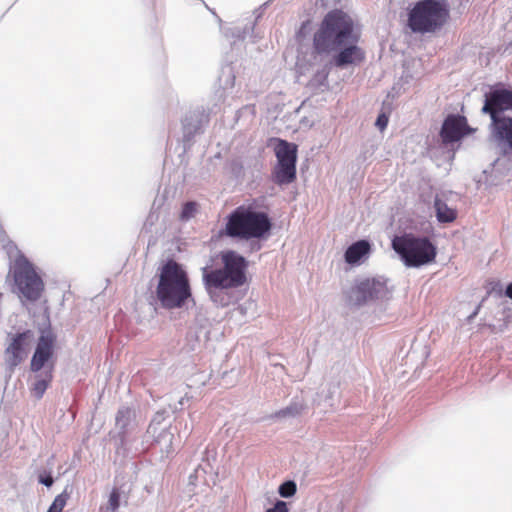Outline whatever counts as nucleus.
<instances>
[{
    "instance_id": "obj_26",
    "label": "nucleus",
    "mask_w": 512,
    "mask_h": 512,
    "mask_svg": "<svg viewBox=\"0 0 512 512\" xmlns=\"http://www.w3.org/2000/svg\"><path fill=\"white\" fill-rule=\"evenodd\" d=\"M388 116L385 114V113H381L378 115L377 117V120H376V126L381 130L383 131L384 129H386L387 125H388Z\"/></svg>"
},
{
    "instance_id": "obj_16",
    "label": "nucleus",
    "mask_w": 512,
    "mask_h": 512,
    "mask_svg": "<svg viewBox=\"0 0 512 512\" xmlns=\"http://www.w3.org/2000/svg\"><path fill=\"white\" fill-rule=\"evenodd\" d=\"M272 176L277 185L290 184L296 179V164L277 163Z\"/></svg>"
},
{
    "instance_id": "obj_21",
    "label": "nucleus",
    "mask_w": 512,
    "mask_h": 512,
    "mask_svg": "<svg viewBox=\"0 0 512 512\" xmlns=\"http://www.w3.org/2000/svg\"><path fill=\"white\" fill-rule=\"evenodd\" d=\"M68 499L69 494L67 491H63L61 494L55 497L47 512H62Z\"/></svg>"
},
{
    "instance_id": "obj_11",
    "label": "nucleus",
    "mask_w": 512,
    "mask_h": 512,
    "mask_svg": "<svg viewBox=\"0 0 512 512\" xmlns=\"http://www.w3.org/2000/svg\"><path fill=\"white\" fill-rule=\"evenodd\" d=\"M472 132L473 129L468 126L464 116L452 114L445 118L440 130V137L443 144L447 145L461 140Z\"/></svg>"
},
{
    "instance_id": "obj_27",
    "label": "nucleus",
    "mask_w": 512,
    "mask_h": 512,
    "mask_svg": "<svg viewBox=\"0 0 512 512\" xmlns=\"http://www.w3.org/2000/svg\"><path fill=\"white\" fill-rule=\"evenodd\" d=\"M266 512H289L287 504L284 501H277L276 504Z\"/></svg>"
},
{
    "instance_id": "obj_29",
    "label": "nucleus",
    "mask_w": 512,
    "mask_h": 512,
    "mask_svg": "<svg viewBox=\"0 0 512 512\" xmlns=\"http://www.w3.org/2000/svg\"><path fill=\"white\" fill-rule=\"evenodd\" d=\"M505 294L508 298L512 299V283L506 287Z\"/></svg>"
},
{
    "instance_id": "obj_13",
    "label": "nucleus",
    "mask_w": 512,
    "mask_h": 512,
    "mask_svg": "<svg viewBox=\"0 0 512 512\" xmlns=\"http://www.w3.org/2000/svg\"><path fill=\"white\" fill-rule=\"evenodd\" d=\"M492 136L504 151L512 152V118L502 117L492 123Z\"/></svg>"
},
{
    "instance_id": "obj_9",
    "label": "nucleus",
    "mask_w": 512,
    "mask_h": 512,
    "mask_svg": "<svg viewBox=\"0 0 512 512\" xmlns=\"http://www.w3.org/2000/svg\"><path fill=\"white\" fill-rule=\"evenodd\" d=\"M512 111V90L496 89L486 94L482 112L490 115L492 123L502 119L500 114Z\"/></svg>"
},
{
    "instance_id": "obj_30",
    "label": "nucleus",
    "mask_w": 512,
    "mask_h": 512,
    "mask_svg": "<svg viewBox=\"0 0 512 512\" xmlns=\"http://www.w3.org/2000/svg\"><path fill=\"white\" fill-rule=\"evenodd\" d=\"M284 413H289V414L294 415V412H292V408H287L286 411H284ZM298 413H299V411L295 410V414H298Z\"/></svg>"
},
{
    "instance_id": "obj_18",
    "label": "nucleus",
    "mask_w": 512,
    "mask_h": 512,
    "mask_svg": "<svg viewBox=\"0 0 512 512\" xmlns=\"http://www.w3.org/2000/svg\"><path fill=\"white\" fill-rule=\"evenodd\" d=\"M370 244L366 240H359L349 246L345 252V261L348 264L357 263L363 256L370 252Z\"/></svg>"
},
{
    "instance_id": "obj_25",
    "label": "nucleus",
    "mask_w": 512,
    "mask_h": 512,
    "mask_svg": "<svg viewBox=\"0 0 512 512\" xmlns=\"http://www.w3.org/2000/svg\"><path fill=\"white\" fill-rule=\"evenodd\" d=\"M310 25H311V21L310 20H307V21H305V22H303L301 24V26H300L297 34H296V37H297L298 40H301V39H303L306 36V34H307L308 30H309Z\"/></svg>"
},
{
    "instance_id": "obj_20",
    "label": "nucleus",
    "mask_w": 512,
    "mask_h": 512,
    "mask_svg": "<svg viewBox=\"0 0 512 512\" xmlns=\"http://www.w3.org/2000/svg\"><path fill=\"white\" fill-rule=\"evenodd\" d=\"M120 490L114 487L108 497V502L106 507H101L99 512H106L110 510L111 512H115L120 507Z\"/></svg>"
},
{
    "instance_id": "obj_10",
    "label": "nucleus",
    "mask_w": 512,
    "mask_h": 512,
    "mask_svg": "<svg viewBox=\"0 0 512 512\" xmlns=\"http://www.w3.org/2000/svg\"><path fill=\"white\" fill-rule=\"evenodd\" d=\"M55 342L56 337L51 331H42L30 362L31 371L39 372L52 360Z\"/></svg>"
},
{
    "instance_id": "obj_4",
    "label": "nucleus",
    "mask_w": 512,
    "mask_h": 512,
    "mask_svg": "<svg viewBox=\"0 0 512 512\" xmlns=\"http://www.w3.org/2000/svg\"><path fill=\"white\" fill-rule=\"evenodd\" d=\"M222 268L208 270L202 269L203 282L207 289L238 288L246 282V259L233 250L221 253Z\"/></svg>"
},
{
    "instance_id": "obj_22",
    "label": "nucleus",
    "mask_w": 512,
    "mask_h": 512,
    "mask_svg": "<svg viewBox=\"0 0 512 512\" xmlns=\"http://www.w3.org/2000/svg\"><path fill=\"white\" fill-rule=\"evenodd\" d=\"M197 212V204L195 202H186L180 214V219L183 221L189 220L194 217Z\"/></svg>"
},
{
    "instance_id": "obj_24",
    "label": "nucleus",
    "mask_w": 512,
    "mask_h": 512,
    "mask_svg": "<svg viewBox=\"0 0 512 512\" xmlns=\"http://www.w3.org/2000/svg\"><path fill=\"white\" fill-rule=\"evenodd\" d=\"M131 414H132V410L128 407H124V408L120 409L116 415V422L118 424H121L123 427L126 426L128 420L131 417Z\"/></svg>"
},
{
    "instance_id": "obj_28",
    "label": "nucleus",
    "mask_w": 512,
    "mask_h": 512,
    "mask_svg": "<svg viewBox=\"0 0 512 512\" xmlns=\"http://www.w3.org/2000/svg\"><path fill=\"white\" fill-rule=\"evenodd\" d=\"M39 482L44 484L47 487H50V486H52L54 480H53V477L51 475H46V476H42L41 475L39 477Z\"/></svg>"
},
{
    "instance_id": "obj_3",
    "label": "nucleus",
    "mask_w": 512,
    "mask_h": 512,
    "mask_svg": "<svg viewBox=\"0 0 512 512\" xmlns=\"http://www.w3.org/2000/svg\"><path fill=\"white\" fill-rule=\"evenodd\" d=\"M267 213L258 211L253 205H240L227 217L223 234L243 240L261 239L271 230Z\"/></svg>"
},
{
    "instance_id": "obj_19",
    "label": "nucleus",
    "mask_w": 512,
    "mask_h": 512,
    "mask_svg": "<svg viewBox=\"0 0 512 512\" xmlns=\"http://www.w3.org/2000/svg\"><path fill=\"white\" fill-rule=\"evenodd\" d=\"M436 218L440 223H450L457 218V210L449 207L443 200L436 196L434 201Z\"/></svg>"
},
{
    "instance_id": "obj_12",
    "label": "nucleus",
    "mask_w": 512,
    "mask_h": 512,
    "mask_svg": "<svg viewBox=\"0 0 512 512\" xmlns=\"http://www.w3.org/2000/svg\"><path fill=\"white\" fill-rule=\"evenodd\" d=\"M32 341L33 333L30 330L12 337L9 346L6 348V360L10 367L18 366L27 358Z\"/></svg>"
},
{
    "instance_id": "obj_8",
    "label": "nucleus",
    "mask_w": 512,
    "mask_h": 512,
    "mask_svg": "<svg viewBox=\"0 0 512 512\" xmlns=\"http://www.w3.org/2000/svg\"><path fill=\"white\" fill-rule=\"evenodd\" d=\"M389 291L386 281L380 278L356 280L345 293L348 305L360 307L379 299L386 298Z\"/></svg>"
},
{
    "instance_id": "obj_2",
    "label": "nucleus",
    "mask_w": 512,
    "mask_h": 512,
    "mask_svg": "<svg viewBox=\"0 0 512 512\" xmlns=\"http://www.w3.org/2000/svg\"><path fill=\"white\" fill-rule=\"evenodd\" d=\"M156 299L164 309H179L192 299V288L187 271L173 259L158 269Z\"/></svg>"
},
{
    "instance_id": "obj_1",
    "label": "nucleus",
    "mask_w": 512,
    "mask_h": 512,
    "mask_svg": "<svg viewBox=\"0 0 512 512\" xmlns=\"http://www.w3.org/2000/svg\"><path fill=\"white\" fill-rule=\"evenodd\" d=\"M360 35L353 19L343 10L329 11L313 35V55H328L346 43H357Z\"/></svg>"
},
{
    "instance_id": "obj_7",
    "label": "nucleus",
    "mask_w": 512,
    "mask_h": 512,
    "mask_svg": "<svg viewBox=\"0 0 512 512\" xmlns=\"http://www.w3.org/2000/svg\"><path fill=\"white\" fill-rule=\"evenodd\" d=\"M15 292L20 299L35 302L44 291V282L37 273L34 265L26 258L16 259L12 270Z\"/></svg>"
},
{
    "instance_id": "obj_6",
    "label": "nucleus",
    "mask_w": 512,
    "mask_h": 512,
    "mask_svg": "<svg viewBox=\"0 0 512 512\" xmlns=\"http://www.w3.org/2000/svg\"><path fill=\"white\" fill-rule=\"evenodd\" d=\"M449 18L446 0H420L409 13L408 25L413 32L433 33Z\"/></svg>"
},
{
    "instance_id": "obj_17",
    "label": "nucleus",
    "mask_w": 512,
    "mask_h": 512,
    "mask_svg": "<svg viewBox=\"0 0 512 512\" xmlns=\"http://www.w3.org/2000/svg\"><path fill=\"white\" fill-rule=\"evenodd\" d=\"M53 379V363L48 367L47 370L37 374L35 376V381L31 387V393L37 398L40 399L43 397L45 391L48 386L52 382Z\"/></svg>"
},
{
    "instance_id": "obj_14",
    "label": "nucleus",
    "mask_w": 512,
    "mask_h": 512,
    "mask_svg": "<svg viewBox=\"0 0 512 512\" xmlns=\"http://www.w3.org/2000/svg\"><path fill=\"white\" fill-rule=\"evenodd\" d=\"M346 47L341 49L338 54L334 56V64L337 67H344L347 65H357L364 61L365 52L362 48L357 46V43H346Z\"/></svg>"
},
{
    "instance_id": "obj_5",
    "label": "nucleus",
    "mask_w": 512,
    "mask_h": 512,
    "mask_svg": "<svg viewBox=\"0 0 512 512\" xmlns=\"http://www.w3.org/2000/svg\"><path fill=\"white\" fill-rule=\"evenodd\" d=\"M392 248L400 256L407 267H421L435 261L436 246L427 237H419L412 233L395 236Z\"/></svg>"
},
{
    "instance_id": "obj_23",
    "label": "nucleus",
    "mask_w": 512,
    "mask_h": 512,
    "mask_svg": "<svg viewBox=\"0 0 512 512\" xmlns=\"http://www.w3.org/2000/svg\"><path fill=\"white\" fill-rule=\"evenodd\" d=\"M296 493V484L293 481H287L280 485L279 494L282 497H291Z\"/></svg>"
},
{
    "instance_id": "obj_15",
    "label": "nucleus",
    "mask_w": 512,
    "mask_h": 512,
    "mask_svg": "<svg viewBox=\"0 0 512 512\" xmlns=\"http://www.w3.org/2000/svg\"><path fill=\"white\" fill-rule=\"evenodd\" d=\"M276 146L274 148L277 163L296 164L297 162V145L289 143L286 140L275 139Z\"/></svg>"
}]
</instances>
